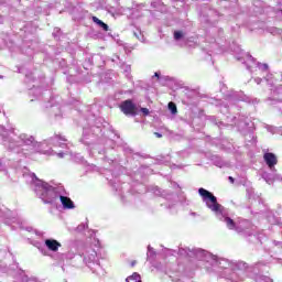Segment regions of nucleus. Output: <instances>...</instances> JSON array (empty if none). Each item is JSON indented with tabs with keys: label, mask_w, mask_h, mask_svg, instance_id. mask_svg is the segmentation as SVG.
I'll return each instance as SVG.
<instances>
[{
	"label": "nucleus",
	"mask_w": 282,
	"mask_h": 282,
	"mask_svg": "<svg viewBox=\"0 0 282 282\" xmlns=\"http://www.w3.org/2000/svg\"><path fill=\"white\" fill-rule=\"evenodd\" d=\"M127 282H142V278L140 276V273L134 272L132 275L128 276L126 279Z\"/></svg>",
	"instance_id": "0eeeda50"
},
{
	"label": "nucleus",
	"mask_w": 282,
	"mask_h": 282,
	"mask_svg": "<svg viewBox=\"0 0 282 282\" xmlns=\"http://www.w3.org/2000/svg\"><path fill=\"white\" fill-rule=\"evenodd\" d=\"M119 109L124 116H138V107H135V104L131 99L122 101Z\"/></svg>",
	"instance_id": "f03ea898"
},
{
	"label": "nucleus",
	"mask_w": 282,
	"mask_h": 282,
	"mask_svg": "<svg viewBox=\"0 0 282 282\" xmlns=\"http://www.w3.org/2000/svg\"><path fill=\"white\" fill-rule=\"evenodd\" d=\"M141 112L143 116H149V109L148 108H141Z\"/></svg>",
	"instance_id": "9b49d317"
},
{
	"label": "nucleus",
	"mask_w": 282,
	"mask_h": 282,
	"mask_svg": "<svg viewBox=\"0 0 282 282\" xmlns=\"http://www.w3.org/2000/svg\"><path fill=\"white\" fill-rule=\"evenodd\" d=\"M59 199H61L62 206L67 210H72L76 208V206L74 205V200H72V198L67 196H59Z\"/></svg>",
	"instance_id": "39448f33"
},
{
	"label": "nucleus",
	"mask_w": 282,
	"mask_h": 282,
	"mask_svg": "<svg viewBox=\"0 0 282 282\" xmlns=\"http://www.w3.org/2000/svg\"><path fill=\"white\" fill-rule=\"evenodd\" d=\"M229 182H230V184H235V177L229 176Z\"/></svg>",
	"instance_id": "f8f14e48"
},
{
	"label": "nucleus",
	"mask_w": 282,
	"mask_h": 282,
	"mask_svg": "<svg viewBox=\"0 0 282 282\" xmlns=\"http://www.w3.org/2000/svg\"><path fill=\"white\" fill-rule=\"evenodd\" d=\"M154 135H155L156 138H162V134H161L160 132H154Z\"/></svg>",
	"instance_id": "ddd939ff"
},
{
	"label": "nucleus",
	"mask_w": 282,
	"mask_h": 282,
	"mask_svg": "<svg viewBox=\"0 0 282 282\" xmlns=\"http://www.w3.org/2000/svg\"><path fill=\"white\" fill-rule=\"evenodd\" d=\"M154 76H155L156 78H160V74H158V73H155Z\"/></svg>",
	"instance_id": "4468645a"
},
{
	"label": "nucleus",
	"mask_w": 282,
	"mask_h": 282,
	"mask_svg": "<svg viewBox=\"0 0 282 282\" xmlns=\"http://www.w3.org/2000/svg\"><path fill=\"white\" fill-rule=\"evenodd\" d=\"M93 22L99 25V28H102L105 32H109V25L107 23L102 22V20L98 19L97 17H93Z\"/></svg>",
	"instance_id": "423d86ee"
},
{
	"label": "nucleus",
	"mask_w": 282,
	"mask_h": 282,
	"mask_svg": "<svg viewBox=\"0 0 282 282\" xmlns=\"http://www.w3.org/2000/svg\"><path fill=\"white\" fill-rule=\"evenodd\" d=\"M171 113H173V116H175V113H177V105H175V102L170 101L167 105Z\"/></svg>",
	"instance_id": "1a4fd4ad"
},
{
	"label": "nucleus",
	"mask_w": 282,
	"mask_h": 282,
	"mask_svg": "<svg viewBox=\"0 0 282 282\" xmlns=\"http://www.w3.org/2000/svg\"><path fill=\"white\" fill-rule=\"evenodd\" d=\"M131 265H132V268H133V265H135V261H132V262H131Z\"/></svg>",
	"instance_id": "2eb2a0df"
},
{
	"label": "nucleus",
	"mask_w": 282,
	"mask_h": 282,
	"mask_svg": "<svg viewBox=\"0 0 282 282\" xmlns=\"http://www.w3.org/2000/svg\"><path fill=\"white\" fill-rule=\"evenodd\" d=\"M182 36H184V34L182 33V31H175L174 32V39L176 41H180V39H182Z\"/></svg>",
	"instance_id": "9d476101"
},
{
	"label": "nucleus",
	"mask_w": 282,
	"mask_h": 282,
	"mask_svg": "<svg viewBox=\"0 0 282 282\" xmlns=\"http://www.w3.org/2000/svg\"><path fill=\"white\" fill-rule=\"evenodd\" d=\"M198 194L200 197H203L204 202H208V199L212 202V205L207 203V206L210 208V210L214 213H219L221 205L217 202V197L213 195V193L208 192V189H205L204 187H200L198 189Z\"/></svg>",
	"instance_id": "f257e3e1"
},
{
	"label": "nucleus",
	"mask_w": 282,
	"mask_h": 282,
	"mask_svg": "<svg viewBox=\"0 0 282 282\" xmlns=\"http://www.w3.org/2000/svg\"><path fill=\"white\" fill-rule=\"evenodd\" d=\"M263 160L265 164L269 166V169H273V166H276V164H279V160L276 159V155L272 152L264 153Z\"/></svg>",
	"instance_id": "7ed1b4c3"
},
{
	"label": "nucleus",
	"mask_w": 282,
	"mask_h": 282,
	"mask_svg": "<svg viewBox=\"0 0 282 282\" xmlns=\"http://www.w3.org/2000/svg\"><path fill=\"white\" fill-rule=\"evenodd\" d=\"M225 223L227 224V228H229V230H235L236 224L235 220H232V218L226 217Z\"/></svg>",
	"instance_id": "6e6552de"
},
{
	"label": "nucleus",
	"mask_w": 282,
	"mask_h": 282,
	"mask_svg": "<svg viewBox=\"0 0 282 282\" xmlns=\"http://www.w3.org/2000/svg\"><path fill=\"white\" fill-rule=\"evenodd\" d=\"M45 246L48 248L52 252H58V249L61 248V242L54 239H46Z\"/></svg>",
	"instance_id": "20e7f679"
}]
</instances>
